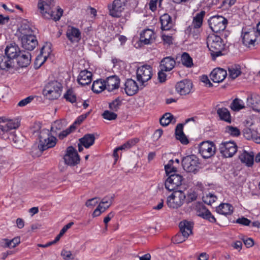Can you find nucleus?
Listing matches in <instances>:
<instances>
[{"mask_svg":"<svg viewBox=\"0 0 260 260\" xmlns=\"http://www.w3.org/2000/svg\"><path fill=\"white\" fill-rule=\"evenodd\" d=\"M181 60L182 64L187 68H191L193 66L192 59L186 52L182 54Z\"/></svg>","mask_w":260,"mask_h":260,"instance_id":"nucleus-41","label":"nucleus"},{"mask_svg":"<svg viewBox=\"0 0 260 260\" xmlns=\"http://www.w3.org/2000/svg\"><path fill=\"white\" fill-rule=\"evenodd\" d=\"M216 199L217 198L211 193H209L205 197H203L204 202L208 205H211L216 201Z\"/></svg>","mask_w":260,"mask_h":260,"instance_id":"nucleus-50","label":"nucleus"},{"mask_svg":"<svg viewBox=\"0 0 260 260\" xmlns=\"http://www.w3.org/2000/svg\"><path fill=\"white\" fill-rule=\"evenodd\" d=\"M21 53V50L18 46L15 43H11L7 45L5 49V54L14 63V60Z\"/></svg>","mask_w":260,"mask_h":260,"instance_id":"nucleus-18","label":"nucleus"},{"mask_svg":"<svg viewBox=\"0 0 260 260\" xmlns=\"http://www.w3.org/2000/svg\"><path fill=\"white\" fill-rule=\"evenodd\" d=\"M207 45L213 60L217 57L226 54L225 44L223 40L218 36H209L207 39Z\"/></svg>","mask_w":260,"mask_h":260,"instance_id":"nucleus-2","label":"nucleus"},{"mask_svg":"<svg viewBox=\"0 0 260 260\" xmlns=\"http://www.w3.org/2000/svg\"><path fill=\"white\" fill-rule=\"evenodd\" d=\"M114 198V194H113L112 196H106L102 199V200L100 202V203L104 204V205L110 204V205H111L113 202Z\"/></svg>","mask_w":260,"mask_h":260,"instance_id":"nucleus-54","label":"nucleus"},{"mask_svg":"<svg viewBox=\"0 0 260 260\" xmlns=\"http://www.w3.org/2000/svg\"><path fill=\"white\" fill-rule=\"evenodd\" d=\"M233 210V207L229 203H221L216 209L217 213L225 216L231 215Z\"/></svg>","mask_w":260,"mask_h":260,"instance_id":"nucleus-32","label":"nucleus"},{"mask_svg":"<svg viewBox=\"0 0 260 260\" xmlns=\"http://www.w3.org/2000/svg\"><path fill=\"white\" fill-rule=\"evenodd\" d=\"M199 152L204 158H209L215 153L216 147L212 142L204 141L199 145Z\"/></svg>","mask_w":260,"mask_h":260,"instance_id":"nucleus-12","label":"nucleus"},{"mask_svg":"<svg viewBox=\"0 0 260 260\" xmlns=\"http://www.w3.org/2000/svg\"><path fill=\"white\" fill-rule=\"evenodd\" d=\"M226 75V70L221 68H216L211 72L210 78L213 82L219 83L225 78Z\"/></svg>","mask_w":260,"mask_h":260,"instance_id":"nucleus-24","label":"nucleus"},{"mask_svg":"<svg viewBox=\"0 0 260 260\" xmlns=\"http://www.w3.org/2000/svg\"><path fill=\"white\" fill-rule=\"evenodd\" d=\"M66 36L68 40L72 43H78L81 39L80 30L74 26H68Z\"/></svg>","mask_w":260,"mask_h":260,"instance_id":"nucleus-21","label":"nucleus"},{"mask_svg":"<svg viewBox=\"0 0 260 260\" xmlns=\"http://www.w3.org/2000/svg\"><path fill=\"white\" fill-rule=\"evenodd\" d=\"M205 14L206 13L204 11H201L200 13L196 14V16L193 17L192 26L194 30L200 28L202 26Z\"/></svg>","mask_w":260,"mask_h":260,"instance_id":"nucleus-35","label":"nucleus"},{"mask_svg":"<svg viewBox=\"0 0 260 260\" xmlns=\"http://www.w3.org/2000/svg\"><path fill=\"white\" fill-rule=\"evenodd\" d=\"M114 216V213L113 212H110L108 215L104 219V222L106 224L105 229L107 228V223L110 221L112 218Z\"/></svg>","mask_w":260,"mask_h":260,"instance_id":"nucleus-62","label":"nucleus"},{"mask_svg":"<svg viewBox=\"0 0 260 260\" xmlns=\"http://www.w3.org/2000/svg\"><path fill=\"white\" fill-rule=\"evenodd\" d=\"M230 108L235 112H238L245 108L243 101L238 98L235 99L230 106Z\"/></svg>","mask_w":260,"mask_h":260,"instance_id":"nucleus-38","label":"nucleus"},{"mask_svg":"<svg viewBox=\"0 0 260 260\" xmlns=\"http://www.w3.org/2000/svg\"><path fill=\"white\" fill-rule=\"evenodd\" d=\"M95 139L94 134H87L79 139V142H80V144H82L85 148H88L94 144Z\"/></svg>","mask_w":260,"mask_h":260,"instance_id":"nucleus-33","label":"nucleus"},{"mask_svg":"<svg viewBox=\"0 0 260 260\" xmlns=\"http://www.w3.org/2000/svg\"><path fill=\"white\" fill-rule=\"evenodd\" d=\"M228 20L222 16H214L208 20V24L211 30L216 33L224 30L226 26Z\"/></svg>","mask_w":260,"mask_h":260,"instance_id":"nucleus-7","label":"nucleus"},{"mask_svg":"<svg viewBox=\"0 0 260 260\" xmlns=\"http://www.w3.org/2000/svg\"><path fill=\"white\" fill-rule=\"evenodd\" d=\"M39 137L40 141L38 147L41 152L48 148L53 147L56 145V138L53 136H50V133L48 129H42Z\"/></svg>","mask_w":260,"mask_h":260,"instance_id":"nucleus-4","label":"nucleus"},{"mask_svg":"<svg viewBox=\"0 0 260 260\" xmlns=\"http://www.w3.org/2000/svg\"><path fill=\"white\" fill-rule=\"evenodd\" d=\"M20 122L16 120H10L6 124H0V137L5 140L9 139L16 148L23 146L24 137L20 134H16L11 131L17 128Z\"/></svg>","mask_w":260,"mask_h":260,"instance_id":"nucleus-1","label":"nucleus"},{"mask_svg":"<svg viewBox=\"0 0 260 260\" xmlns=\"http://www.w3.org/2000/svg\"><path fill=\"white\" fill-rule=\"evenodd\" d=\"M152 76V68L150 65H143L137 69V79L140 86H144V83L149 81Z\"/></svg>","mask_w":260,"mask_h":260,"instance_id":"nucleus-8","label":"nucleus"},{"mask_svg":"<svg viewBox=\"0 0 260 260\" xmlns=\"http://www.w3.org/2000/svg\"><path fill=\"white\" fill-rule=\"evenodd\" d=\"M258 36L257 32L254 29L245 32L242 35L243 44L249 48L254 47Z\"/></svg>","mask_w":260,"mask_h":260,"instance_id":"nucleus-17","label":"nucleus"},{"mask_svg":"<svg viewBox=\"0 0 260 260\" xmlns=\"http://www.w3.org/2000/svg\"><path fill=\"white\" fill-rule=\"evenodd\" d=\"M63 98L67 101L72 104L76 103L77 101L76 95L72 89H68L64 94Z\"/></svg>","mask_w":260,"mask_h":260,"instance_id":"nucleus-44","label":"nucleus"},{"mask_svg":"<svg viewBox=\"0 0 260 260\" xmlns=\"http://www.w3.org/2000/svg\"><path fill=\"white\" fill-rule=\"evenodd\" d=\"M183 177L179 174L173 173L169 176L166 179L165 185L167 189L169 191H175L177 187L182 184Z\"/></svg>","mask_w":260,"mask_h":260,"instance_id":"nucleus-13","label":"nucleus"},{"mask_svg":"<svg viewBox=\"0 0 260 260\" xmlns=\"http://www.w3.org/2000/svg\"><path fill=\"white\" fill-rule=\"evenodd\" d=\"M243 242L247 248L252 247L254 245V241L252 238H248L243 239Z\"/></svg>","mask_w":260,"mask_h":260,"instance_id":"nucleus-63","label":"nucleus"},{"mask_svg":"<svg viewBox=\"0 0 260 260\" xmlns=\"http://www.w3.org/2000/svg\"><path fill=\"white\" fill-rule=\"evenodd\" d=\"M105 89H106V86L104 80H97L93 82L92 90L94 93H100Z\"/></svg>","mask_w":260,"mask_h":260,"instance_id":"nucleus-37","label":"nucleus"},{"mask_svg":"<svg viewBox=\"0 0 260 260\" xmlns=\"http://www.w3.org/2000/svg\"><path fill=\"white\" fill-rule=\"evenodd\" d=\"M20 30L22 36L24 35L25 34H31V32H32L29 25L26 24H22L20 28Z\"/></svg>","mask_w":260,"mask_h":260,"instance_id":"nucleus-52","label":"nucleus"},{"mask_svg":"<svg viewBox=\"0 0 260 260\" xmlns=\"http://www.w3.org/2000/svg\"><path fill=\"white\" fill-rule=\"evenodd\" d=\"M45 2L43 0H39L38 4V8L40 10L42 16L46 19H53L55 21H58L60 19V17L63 14V10L60 8H58L57 10V13L55 15L51 13L47 12L48 7L45 8Z\"/></svg>","mask_w":260,"mask_h":260,"instance_id":"nucleus-11","label":"nucleus"},{"mask_svg":"<svg viewBox=\"0 0 260 260\" xmlns=\"http://www.w3.org/2000/svg\"><path fill=\"white\" fill-rule=\"evenodd\" d=\"M173 119L174 118L172 114L170 113H166L160 118L159 122L162 126H166L168 125Z\"/></svg>","mask_w":260,"mask_h":260,"instance_id":"nucleus-42","label":"nucleus"},{"mask_svg":"<svg viewBox=\"0 0 260 260\" xmlns=\"http://www.w3.org/2000/svg\"><path fill=\"white\" fill-rule=\"evenodd\" d=\"M165 170L168 177L170 175H173V173H176L177 171L176 167L174 166L169 167L167 169L165 167Z\"/></svg>","mask_w":260,"mask_h":260,"instance_id":"nucleus-59","label":"nucleus"},{"mask_svg":"<svg viewBox=\"0 0 260 260\" xmlns=\"http://www.w3.org/2000/svg\"><path fill=\"white\" fill-rule=\"evenodd\" d=\"M219 151L224 157H231L237 151V146L234 141H225L219 145Z\"/></svg>","mask_w":260,"mask_h":260,"instance_id":"nucleus-9","label":"nucleus"},{"mask_svg":"<svg viewBox=\"0 0 260 260\" xmlns=\"http://www.w3.org/2000/svg\"><path fill=\"white\" fill-rule=\"evenodd\" d=\"M136 143V141L134 140H131L128 141L125 143L123 144L120 147H117V149L120 150H126L129 149L131 148L133 146L135 145Z\"/></svg>","mask_w":260,"mask_h":260,"instance_id":"nucleus-51","label":"nucleus"},{"mask_svg":"<svg viewBox=\"0 0 260 260\" xmlns=\"http://www.w3.org/2000/svg\"><path fill=\"white\" fill-rule=\"evenodd\" d=\"M61 255L65 260H70L73 258V257H72V254L70 251L63 250L61 252Z\"/></svg>","mask_w":260,"mask_h":260,"instance_id":"nucleus-56","label":"nucleus"},{"mask_svg":"<svg viewBox=\"0 0 260 260\" xmlns=\"http://www.w3.org/2000/svg\"><path fill=\"white\" fill-rule=\"evenodd\" d=\"M188 237H185L182 233H178L173 238L172 240L175 243H181L186 240Z\"/></svg>","mask_w":260,"mask_h":260,"instance_id":"nucleus-49","label":"nucleus"},{"mask_svg":"<svg viewBox=\"0 0 260 260\" xmlns=\"http://www.w3.org/2000/svg\"><path fill=\"white\" fill-rule=\"evenodd\" d=\"M247 101L255 111H257L256 107H260V96L258 95H252L247 98Z\"/></svg>","mask_w":260,"mask_h":260,"instance_id":"nucleus-39","label":"nucleus"},{"mask_svg":"<svg viewBox=\"0 0 260 260\" xmlns=\"http://www.w3.org/2000/svg\"><path fill=\"white\" fill-rule=\"evenodd\" d=\"M192 83L189 79H184L177 83L176 90L181 95L188 94L192 88Z\"/></svg>","mask_w":260,"mask_h":260,"instance_id":"nucleus-16","label":"nucleus"},{"mask_svg":"<svg viewBox=\"0 0 260 260\" xmlns=\"http://www.w3.org/2000/svg\"><path fill=\"white\" fill-rule=\"evenodd\" d=\"M102 116L104 119L112 120L116 119L117 115L113 112L106 110L102 114Z\"/></svg>","mask_w":260,"mask_h":260,"instance_id":"nucleus-48","label":"nucleus"},{"mask_svg":"<svg viewBox=\"0 0 260 260\" xmlns=\"http://www.w3.org/2000/svg\"><path fill=\"white\" fill-rule=\"evenodd\" d=\"M229 72L230 77L235 79L238 77L241 74V69L239 65H234L229 68Z\"/></svg>","mask_w":260,"mask_h":260,"instance_id":"nucleus-40","label":"nucleus"},{"mask_svg":"<svg viewBox=\"0 0 260 260\" xmlns=\"http://www.w3.org/2000/svg\"><path fill=\"white\" fill-rule=\"evenodd\" d=\"M22 47L25 50L31 51L38 45V42L35 35L25 34L20 37Z\"/></svg>","mask_w":260,"mask_h":260,"instance_id":"nucleus-15","label":"nucleus"},{"mask_svg":"<svg viewBox=\"0 0 260 260\" xmlns=\"http://www.w3.org/2000/svg\"><path fill=\"white\" fill-rule=\"evenodd\" d=\"M217 114L220 119L222 121L231 123L232 122V117L229 110L224 107L219 108L217 110Z\"/></svg>","mask_w":260,"mask_h":260,"instance_id":"nucleus-34","label":"nucleus"},{"mask_svg":"<svg viewBox=\"0 0 260 260\" xmlns=\"http://www.w3.org/2000/svg\"><path fill=\"white\" fill-rule=\"evenodd\" d=\"M236 223L243 225H249L251 223V221L249 219L243 217L242 218H239L237 219L236 220Z\"/></svg>","mask_w":260,"mask_h":260,"instance_id":"nucleus-57","label":"nucleus"},{"mask_svg":"<svg viewBox=\"0 0 260 260\" xmlns=\"http://www.w3.org/2000/svg\"><path fill=\"white\" fill-rule=\"evenodd\" d=\"M197 214L198 216L208 220L211 223H215L216 221V218L211 214V212L202 204H200L197 207Z\"/></svg>","mask_w":260,"mask_h":260,"instance_id":"nucleus-20","label":"nucleus"},{"mask_svg":"<svg viewBox=\"0 0 260 260\" xmlns=\"http://www.w3.org/2000/svg\"><path fill=\"white\" fill-rule=\"evenodd\" d=\"M239 159L242 162L245 164L248 167H252L253 164L254 160V153L253 152L248 153L246 151L240 154L239 156Z\"/></svg>","mask_w":260,"mask_h":260,"instance_id":"nucleus-30","label":"nucleus"},{"mask_svg":"<svg viewBox=\"0 0 260 260\" xmlns=\"http://www.w3.org/2000/svg\"><path fill=\"white\" fill-rule=\"evenodd\" d=\"M180 231L185 237H188L192 233L193 223L191 221L183 220L179 223Z\"/></svg>","mask_w":260,"mask_h":260,"instance_id":"nucleus-28","label":"nucleus"},{"mask_svg":"<svg viewBox=\"0 0 260 260\" xmlns=\"http://www.w3.org/2000/svg\"><path fill=\"white\" fill-rule=\"evenodd\" d=\"M65 121L63 120H57L55 121L51 125V131L52 132L56 133L57 131H60L65 127Z\"/></svg>","mask_w":260,"mask_h":260,"instance_id":"nucleus-43","label":"nucleus"},{"mask_svg":"<svg viewBox=\"0 0 260 260\" xmlns=\"http://www.w3.org/2000/svg\"><path fill=\"white\" fill-rule=\"evenodd\" d=\"M164 72L165 71H162V70L160 69V71L158 73V79L161 83L164 82L166 80L167 75Z\"/></svg>","mask_w":260,"mask_h":260,"instance_id":"nucleus-58","label":"nucleus"},{"mask_svg":"<svg viewBox=\"0 0 260 260\" xmlns=\"http://www.w3.org/2000/svg\"><path fill=\"white\" fill-rule=\"evenodd\" d=\"M225 132L233 136L237 137L240 135V131L239 128L231 125L226 126Z\"/></svg>","mask_w":260,"mask_h":260,"instance_id":"nucleus-46","label":"nucleus"},{"mask_svg":"<svg viewBox=\"0 0 260 260\" xmlns=\"http://www.w3.org/2000/svg\"><path fill=\"white\" fill-rule=\"evenodd\" d=\"M197 198L198 193L194 191H192L187 193V196H186L185 201L187 204H189L196 201Z\"/></svg>","mask_w":260,"mask_h":260,"instance_id":"nucleus-47","label":"nucleus"},{"mask_svg":"<svg viewBox=\"0 0 260 260\" xmlns=\"http://www.w3.org/2000/svg\"><path fill=\"white\" fill-rule=\"evenodd\" d=\"M34 99L33 96H29L26 98L21 100L18 104V106L19 107H24L30 103Z\"/></svg>","mask_w":260,"mask_h":260,"instance_id":"nucleus-53","label":"nucleus"},{"mask_svg":"<svg viewBox=\"0 0 260 260\" xmlns=\"http://www.w3.org/2000/svg\"><path fill=\"white\" fill-rule=\"evenodd\" d=\"M61 84L57 81H51L47 83L43 90V95L50 100L57 99L61 95Z\"/></svg>","mask_w":260,"mask_h":260,"instance_id":"nucleus-3","label":"nucleus"},{"mask_svg":"<svg viewBox=\"0 0 260 260\" xmlns=\"http://www.w3.org/2000/svg\"><path fill=\"white\" fill-rule=\"evenodd\" d=\"M138 90L139 86L137 82L132 79H127L124 84L125 93L128 96H132Z\"/></svg>","mask_w":260,"mask_h":260,"instance_id":"nucleus-23","label":"nucleus"},{"mask_svg":"<svg viewBox=\"0 0 260 260\" xmlns=\"http://www.w3.org/2000/svg\"><path fill=\"white\" fill-rule=\"evenodd\" d=\"M122 104L119 97L117 98L109 104V108L113 111H117Z\"/></svg>","mask_w":260,"mask_h":260,"instance_id":"nucleus-45","label":"nucleus"},{"mask_svg":"<svg viewBox=\"0 0 260 260\" xmlns=\"http://www.w3.org/2000/svg\"><path fill=\"white\" fill-rule=\"evenodd\" d=\"M12 61L5 54H0V69L5 70L12 67Z\"/></svg>","mask_w":260,"mask_h":260,"instance_id":"nucleus-36","label":"nucleus"},{"mask_svg":"<svg viewBox=\"0 0 260 260\" xmlns=\"http://www.w3.org/2000/svg\"><path fill=\"white\" fill-rule=\"evenodd\" d=\"M162 39L163 41L169 45L172 44V36L166 35L165 34H162L161 36Z\"/></svg>","mask_w":260,"mask_h":260,"instance_id":"nucleus-60","label":"nucleus"},{"mask_svg":"<svg viewBox=\"0 0 260 260\" xmlns=\"http://www.w3.org/2000/svg\"><path fill=\"white\" fill-rule=\"evenodd\" d=\"M65 164L70 166H75L79 164L80 156L76 150L72 146L68 147L63 156Z\"/></svg>","mask_w":260,"mask_h":260,"instance_id":"nucleus-10","label":"nucleus"},{"mask_svg":"<svg viewBox=\"0 0 260 260\" xmlns=\"http://www.w3.org/2000/svg\"><path fill=\"white\" fill-rule=\"evenodd\" d=\"M176 61L174 59L170 56L164 58L160 62V69L165 72L171 71L175 67Z\"/></svg>","mask_w":260,"mask_h":260,"instance_id":"nucleus-27","label":"nucleus"},{"mask_svg":"<svg viewBox=\"0 0 260 260\" xmlns=\"http://www.w3.org/2000/svg\"><path fill=\"white\" fill-rule=\"evenodd\" d=\"M155 40V33L150 29L143 30L140 34V41L144 45H149Z\"/></svg>","mask_w":260,"mask_h":260,"instance_id":"nucleus-22","label":"nucleus"},{"mask_svg":"<svg viewBox=\"0 0 260 260\" xmlns=\"http://www.w3.org/2000/svg\"><path fill=\"white\" fill-rule=\"evenodd\" d=\"M186 195L181 190L173 191V192L167 198V204L172 209H178L185 202Z\"/></svg>","mask_w":260,"mask_h":260,"instance_id":"nucleus-6","label":"nucleus"},{"mask_svg":"<svg viewBox=\"0 0 260 260\" xmlns=\"http://www.w3.org/2000/svg\"><path fill=\"white\" fill-rule=\"evenodd\" d=\"M71 133V131L69 129H66L64 131H62L58 134V137L60 139H63L65 137H66L68 135Z\"/></svg>","mask_w":260,"mask_h":260,"instance_id":"nucleus-64","label":"nucleus"},{"mask_svg":"<svg viewBox=\"0 0 260 260\" xmlns=\"http://www.w3.org/2000/svg\"><path fill=\"white\" fill-rule=\"evenodd\" d=\"M157 1L158 0H151L149 3V9L152 12H154L156 10Z\"/></svg>","mask_w":260,"mask_h":260,"instance_id":"nucleus-61","label":"nucleus"},{"mask_svg":"<svg viewBox=\"0 0 260 260\" xmlns=\"http://www.w3.org/2000/svg\"><path fill=\"white\" fill-rule=\"evenodd\" d=\"M104 81L106 89L109 92L113 91L119 87L120 80L119 77L116 75L109 76Z\"/></svg>","mask_w":260,"mask_h":260,"instance_id":"nucleus-19","label":"nucleus"},{"mask_svg":"<svg viewBox=\"0 0 260 260\" xmlns=\"http://www.w3.org/2000/svg\"><path fill=\"white\" fill-rule=\"evenodd\" d=\"M181 164L184 171L196 174L199 170L200 160L196 155H189L182 158Z\"/></svg>","mask_w":260,"mask_h":260,"instance_id":"nucleus-5","label":"nucleus"},{"mask_svg":"<svg viewBox=\"0 0 260 260\" xmlns=\"http://www.w3.org/2000/svg\"><path fill=\"white\" fill-rule=\"evenodd\" d=\"M126 0H114L108 5L109 14L113 17H119L124 10Z\"/></svg>","mask_w":260,"mask_h":260,"instance_id":"nucleus-14","label":"nucleus"},{"mask_svg":"<svg viewBox=\"0 0 260 260\" xmlns=\"http://www.w3.org/2000/svg\"><path fill=\"white\" fill-rule=\"evenodd\" d=\"M99 203L98 198H93L91 199L88 200L86 203L85 205L87 207H93L95 206Z\"/></svg>","mask_w":260,"mask_h":260,"instance_id":"nucleus-55","label":"nucleus"},{"mask_svg":"<svg viewBox=\"0 0 260 260\" xmlns=\"http://www.w3.org/2000/svg\"><path fill=\"white\" fill-rule=\"evenodd\" d=\"M161 28L163 30H168L172 28L173 23L172 17L167 13L164 14L160 17Z\"/></svg>","mask_w":260,"mask_h":260,"instance_id":"nucleus-29","label":"nucleus"},{"mask_svg":"<svg viewBox=\"0 0 260 260\" xmlns=\"http://www.w3.org/2000/svg\"><path fill=\"white\" fill-rule=\"evenodd\" d=\"M78 82L82 86L88 85L92 81V74L90 72L87 70L82 71L77 79Z\"/></svg>","mask_w":260,"mask_h":260,"instance_id":"nucleus-26","label":"nucleus"},{"mask_svg":"<svg viewBox=\"0 0 260 260\" xmlns=\"http://www.w3.org/2000/svg\"><path fill=\"white\" fill-rule=\"evenodd\" d=\"M183 124H178L175 128V135L177 140H179L182 144L186 145L189 143V141L183 132Z\"/></svg>","mask_w":260,"mask_h":260,"instance_id":"nucleus-31","label":"nucleus"},{"mask_svg":"<svg viewBox=\"0 0 260 260\" xmlns=\"http://www.w3.org/2000/svg\"><path fill=\"white\" fill-rule=\"evenodd\" d=\"M31 57L29 52L21 50V53L16 58L18 66L21 68L27 67L30 63Z\"/></svg>","mask_w":260,"mask_h":260,"instance_id":"nucleus-25","label":"nucleus"}]
</instances>
